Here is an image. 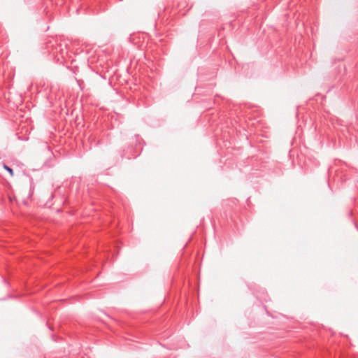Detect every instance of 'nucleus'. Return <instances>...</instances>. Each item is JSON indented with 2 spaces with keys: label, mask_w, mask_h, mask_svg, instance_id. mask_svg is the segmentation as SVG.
Returning a JSON list of instances; mask_svg holds the SVG:
<instances>
[{
  "label": "nucleus",
  "mask_w": 358,
  "mask_h": 358,
  "mask_svg": "<svg viewBox=\"0 0 358 358\" xmlns=\"http://www.w3.org/2000/svg\"><path fill=\"white\" fill-rule=\"evenodd\" d=\"M4 168L6 170H7L11 175H13V171L11 168H10L9 166H6V165H4Z\"/></svg>",
  "instance_id": "f257e3e1"
}]
</instances>
